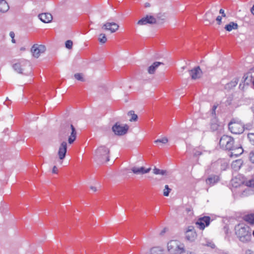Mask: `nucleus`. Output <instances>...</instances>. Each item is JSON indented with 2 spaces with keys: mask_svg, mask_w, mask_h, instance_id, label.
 <instances>
[{
  "mask_svg": "<svg viewBox=\"0 0 254 254\" xmlns=\"http://www.w3.org/2000/svg\"><path fill=\"white\" fill-rule=\"evenodd\" d=\"M235 234L239 240L243 243H247L251 240V231L250 227L245 224H239L235 227Z\"/></svg>",
  "mask_w": 254,
  "mask_h": 254,
  "instance_id": "obj_1",
  "label": "nucleus"
},
{
  "mask_svg": "<svg viewBox=\"0 0 254 254\" xmlns=\"http://www.w3.org/2000/svg\"><path fill=\"white\" fill-rule=\"evenodd\" d=\"M13 69L18 73L25 75L29 74L31 71L30 63L26 60H21L12 65Z\"/></svg>",
  "mask_w": 254,
  "mask_h": 254,
  "instance_id": "obj_2",
  "label": "nucleus"
},
{
  "mask_svg": "<svg viewBox=\"0 0 254 254\" xmlns=\"http://www.w3.org/2000/svg\"><path fill=\"white\" fill-rule=\"evenodd\" d=\"M76 133L77 132L74 126L72 124H67L62 129L60 132V136L64 138L69 135L68 142L69 144H72L76 139Z\"/></svg>",
  "mask_w": 254,
  "mask_h": 254,
  "instance_id": "obj_3",
  "label": "nucleus"
},
{
  "mask_svg": "<svg viewBox=\"0 0 254 254\" xmlns=\"http://www.w3.org/2000/svg\"><path fill=\"white\" fill-rule=\"evenodd\" d=\"M109 149L106 146H101L95 151V158L96 161L104 163L109 161Z\"/></svg>",
  "mask_w": 254,
  "mask_h": 254,
  "instance_id": "obj_4",
  "label": "nucleus"
},
{
  "mask_svg": "<svg viewBox=\"0 0 254 254\" xmlns=\"http://www.w3.org/2000/svg\"><path fill=\"white\" fill-rule=\"evenodd\" d=\"M167 249L171 254H183L186 253L184 244L177 240H171L169 242Z\"/></svg>",
  "mask_w": 254,
  "mask_h": 254,
  "instance_id": "obj_5",
  "label": "nucleus"
},
{
  "mask_svg": "<svg viewBox=\"0 0 254 254\" xmlns=\"http://www.w3.org/2000/svg\"><path fill=\"white\" fill-rule=\"evenodd\" d=\"M229 129L235 134H240L244 131V125L236 119H233L228 124Z\"/></svg>",
  "mask_w": 254,
  "mask_h": 254,
  "instance_id": "obj_6",
  "label": "nucleus"
},
{
  "mask_svg": "<svg viewBox=\"0 0 254 254\" xmlns=\"http://www.w3.org/2000/svg\"><path fill=\"white\" fill-rule=\"evenodd\" d=\"M128 129L127 125H125L124 126H121L117 123L112 127V130L115 134L118 135H123L127 132Z\"/></svg>",
  "mask_w": 254,
  "mask_h": 254,
  "instance_id": "obj_7",
  "label": "nucleus"
},
{
  "mask_svg": "<svg viewBox=\"0 0 254 254\" xmlns=\"http://www.w3.org/2000/svg\"><path fill=\"white\" fill-rule=\"evenodd\" d=\"M46 50V47L43 45L34 44L31 48V51L33 57L38 58L41 54L44 53Z\"/></svg>",
  "mask_w": 254,
  "mask_h": 254,
  "instance_id": "obj_8",
  "label": "nucleus"
},
{
  "mask_svg": "<svg viewBox=\"0 0 254 254\" xmlns=\"http://www.w3.org/2000/svg\"><path fill=\"white\" fill-rule=\"evenodd\" d=\"M210 218L209 216H203L199 218L196 222L195 224L200 230H203L205 227L208 226L210 224Z\"/></svg>",
  "mask_w": 254,
  "mask_h": 254,
  "instance_id": "obj_9",
  "label": "nucleus"
},
{
  "mask_svg": "<svg viewBox=\"0 0 254 254\" xmlns=\"http://www.w3.org/2000/svg\"><path fill=\"white\" fill-rule=\"evenodd\" d=\"M157 23V19L151 15H147L139 20L137 24L139 25H143L147 24H153Z\"/></svg>",
  "mask_w": 254,
  "mask_h": 254,
  "instance_id": "obj_10",
  "label": "nucleus"
},
{
  "mask_svg": "<svg viewBox=\"0 0 254 254\" xmlns=\"http://www.w3.org/2000/svg\"><path fill=\"white\" fill-rule=\"evenodd\" d=\"M234 139L233 137L223 135V144H225V149L227 151H231L235 148L234 146Z\"/></svg>",
  "mask_w": 254,
  "mask_h": 254,
  "instance_id": "obj_11",
  "label": "nucleus"
},
{
  "mask_svg": "<svg viewBox=\"0 0 254 254\" xmlns=\"http://www.w3.org/2000/svg\"><path fill=\"white\" fill-rule=\"evenodd\" d=\"M67 152V142L65 141H63L59 148L58 155L60 160L63 161L66 155Z\"/></svg>",
  "mask_w": 254,
  "mask_h": 254,
  "instance_id": "obj_12",
  "label": "nucleus"
},
{
  "mask_svg": "<svg viewBox=\"0 0 254 254\" xmlns=\"http://www.w3.org/2000/svg\"><path fill=\"white\" fill-rule=\"evenodd\" d=\"M196 236L194 227L192 226H189L186 231V238L187 240L193 242L195 239Z\"/></svg>",
  "mask_w": 254,
  "mask_h": 254,
  "instance_id": "obj_13",
  "label": "nucleus"
},
{
  "mask_svg": "<svg viewBox=\"0 0 254 254\" xmlns=\"http://www.w3.org/2000/svg\"><path fill=\"white\" fill-rule=\"evenodd\" d=\"M119 26L115 22H106L103 25L102 28L109 30L111 33H114L118 30Z\"/></svg>",
  "mask_w": 254,
  "mask_h": 254,
  "instance_id": "obj_14",
  "label": "nucleus"
},
{
  "mask_svg": "<svg viewBox=\"0 0 254 254\" xmlns=\"http://www.w3.org/2000/svg\"><path fill=\"white\" fill-rule=\"evenodd\" d=\"M190 75L192 79L199 78L202 75V71L199 66H197L189 71Z\"/></svg>",
  "mask_w": 254,
  "mask_h": 254,
  "instance_id": "obj_15",
  "label": "nucleus"
},
{
  "mask_svg": "<svg viewBox=\"0 0 254 254\" xmlns=\"http://www.w3.org/2000/svg\"><path fill=\"white\" fill-rule=\"evenodd\" d=\"M242 82L247 85L252 83V88L254 89V77L250 73L245 74L242 78Z\"/></svg>",
  "mask_w": 254,
  "mask_h": 254,
  "instance_id": "obj_16",
  "label": "nucleus"
},
{
  "mask_svg": "<svg viewBox=\"0 0 254 254\" xmlns=\"http://www.w3.org/2000/svg\"><path fill=\"white\" fill-rule=\"evenodd\" d=\"M131 170L135 174H144L149 173L151 170V168H149L146 169L144 167H133L131 168Z\"/></svg>",
  "mask_w": 254,
  "mask_h": 254,
  "instance_id": "obj_17",
  "label": "nucleus"
},
{
  "mask_svg": "<svg viewBox=\"0 0 254 254\" xmlns=\"http://www.w3.org/2000/svg\"><path fill=\"white\" fill-rule=\"evenodd\" d=\"M243 152V150L242 147L234 148L231 151H226L227 155L230 157L233 156L237 157L239 155L241 154Z\"/></svg>",
  "mask_w": 254,
  "mask_h": 254,
  "instance_id": "obj_18",
  "label": "nucleus"
},
{
  "mask_svg": "<svg viewBox=\"0 0 254 254\" xmlns=\"http://www.w3.org/2000/svg\"><path fill=\"white\" fill-rule=\"evenodd\" d=\"M39 19L44 23L50 22L52 19V15L49 13H41L39 15Z\"/></svg>",
  "mask_w": 254,
  "mask_h": 254,
  "instance_id": "obj_19",
  "label": "nucleus"
},
{
  "mask_svg": "<svg viewBox=\"0 0 254 254\" xmlns=\"http://www.w3.org/2000/svg\"><path fill=\"white\" fill-rule=\"evenodd\" d=\"M214 18L215 16L211 12L208 11L206 12L204 16V22L205 23V25H208L213 23L214 21Z\"/></svg>",
  "mask_w": 254,
  "mask_h": 254,
  "instance_id": "obj_20",
  "label": "nucleus"
},
{
  "mask_svg": "<svg viewBox=\"0 0 254 254\" xmlns=\"http://www.w3.org/2000/svg\"><path fill=\"white\" fill-rule=\"evenodd\" d=\"M244 163L243 160L242 159H237L232 162L231 164L232 168L235 171H237L240 169Z\"/></svg>",
  "mask_w": 254,
  "mask_h": 254,
  "instance_id": "obj_21",
  "label": "nucleus"
},
{
  "mask_svg": "<svg viewBox=\"0 0 254 254\" xmlns=\"http://www.w3.org/2000/svg\"><path fill=\"white\" fill-rule=\"evenodd\" d=\"M239 81V78L238 77L233 78L230 82L225 85V88L228 90L232 89L238 84Z\"/></svg>",
  "mask_w": 254,
  "mask_h": 254,
  "instance_id": "obj_22",
  "label": "nucleus"
},
{
  "mask_svg": "<svg viewBox=\"0 0 254 254\" xmlns=\"http://www.w3.org/2000/svg\"><path fill=\"white\" fill-rule=\"evenodd\" d=\"M164 64L163 63L159 62H154L152 65H151L148 68V72L150 74H152L155 73V71L157 68L160 65Z\"/></svg>",
  "mask_w": 254,
  "mask_h": 254,
  "instance_id": "obj_23",
  "label": "nucleus"
},
{
  "mask_svg": "<svg viewBox=\"0 0 254 254\" xmlns=\"http://www.w3.org/2000/svg\"><path fill=\"white\" fill-rule=\"evenodd\" d=\"M219 181V177L217 176H213L208 178L206 180L207 184L213 186Z\"/></svg>",
  "mask_w": 254,
  "mask_h": 254,
  "instance_id": "obj_24",
  "label": "nucleus"
},
{
  "mask_svg": "<svg viewBox=\"0 0 254 254\" xmlns=\"http://www.w3.org/2000/svg\"><path fill=\"white\" fill-rule=\"evenodd\" d=\"M9 9L7 3L4 0H0V12H6Z\"/></svg>",
  "mask_w": 254,
  "mask_h": 254,
  "instance_id": "obj_25",
  "label": "nucleus"
},
{
  "mask_svg": "<svg viewBox=\"0 0 254 254\" xmlns=\"http://www.w3.org/2000/svg\"><path fill=\"white\" fill-rule=\"evenodd\" d=\"M153 172L155 175H161L162 176H167L168 175V172L166 170H160L156 167L153 169Z\"/></svg>",
  "mask_w": 254,
  "mask_h": 254,
  "instance_id": "obj_26",
  "label": "nucleus"
},
{
  "mask_svg": "<svg viewBox=\"0 0 254 254\" xmlns=\"http://www.w3.org/2000/svg\"><path fill=\"white\" fill-rule=\"evenodd\" d=\"M238 24L234 22H230L229 24L225 26V28L228 31H231L233 29H237L238 28Z\"/></svg>",
  "mask_w": 254,
  "mask_h": 254,
  "instance_id": "obj_27",
  "label": "nucleus"
},
{
  "mask_svg": "<svg viewBox=\"0 0 254 254\" xmlns=\"http://www.w3.org/2000/svg\"><path fill=\"white\" fill-rule=\"evenodd\" d=\"M242 183L244 184L246 186L249 187L254 188V178L247 179Z\"/></svg>",
  "mask_w": 254,
  "mask_h": 254,
  "instance_id": "obj_28",
  "label": "nucleus"
},
{
  "mask_svg": "<svg viewBox=\"0 0 254 254\" xmlns=\"http://www.w3.org/2000/svg\"><path fill=\"white\" fill-rule=\"evenodd\" d=\"M201 244L203 246L209 247L212 249H214L215 247V244L211 240L208 239H205L204 242H202Z\"/></svg>",
  "mask_w": 254,
  "mask_h": 254,
  "instance_id": "obj_29",
  "label": "nucleus"
},
{
  "mask_svg": "<svg viewBox=\"0 0 254 254\" xmlns=\"http://www.w3.org/2000/svg\"><path fill=\"white\" fill-rule=\"evenodd\" d=\"M150 254H162V251L159 247H154L151 249Z\"/></svg>",
  "mask_w": 254,
  "mask_h": 254,
  "instance_id": "obj_30",
  "label": "nucleus"
},
{
  "mask_svg": "<svg viewBox=\"0 0 254 254\" xmlns=\"http://www.w3.org/2000/svg\"><path fill=\"white\" fill-rule=\"evenodd\" d=\"M246 220L251 224H254V214L247 215Z\"/></svg>",
  "mask_w": 254,
  "mask_h": 254,
  "instance_id": "obj_31",
  "label": "nucleus"
},
{
  "mask_svg": "<svg viewBox=\"0 0 254 254\" xmlns=\"http://www.w3.org/2000/svg\"><path fill=\"white\" fill-rule=\"evenodd\" d=\"M166 16L165 14H161L159 13L157 15V23H163V22H160L161 21H164L165 19Z\"/></svg>",
  "mask_w": 254,
  "mask_h": 254,
  "instance_id": "obj_32",
  "label": "nucleus"
},
{
  "mask_svg": "<svg viewBox=\"0 0 254 254\" xmlns=\"http://www.w3.org/2000/svg\"><path fill=\"white\" fill-rule=\"evenodd\" d=\"M107 40V39L105 34L102 33L99 35L98 40L101 43H105Z\"/></svg>",
  "mask_w": 254,
  "mask_h": 254,
  "instance_id": "obj_33",
  "label": "nucleus"
},
{
  "mask_svg": "<svg viewBox=\"0 0 254 254\" xmlns=\"http://www.w3.org/2000/svg\"><path fill=\"white\" fill-rule=\"evenodd\" d=\"M128 115H131V118L129 120L130 122L136 121L137 119V115L134 114V111H130L128 113Z\"/></svg>",
  "mask_w": 254,
  "mask_h": 254,
  "instance_id": "obj_34",
  "label": "nucleus"
},
{
  "mask_svg": "<svg viewBox=\"0 0 254 254\" xmlns=\"http://www.w3.org/2000/svg\"><path fill=\"white\" fill-rule=\"evenodd\" d=\"M171 189L169 188V186L168 185H166L165 186V189L163 190V194L165 196H168L169 194V193L171 191Z\"/></svg>",
  "mask_w": 254,
  "mask_h": 254,
  "instance_id": "obj_35",
  "label": "nucleus"
},
{
  "mask_svg": "<svg viewBox=\"0 0 254 254\" xmlns=\"http://www.w3.org/2000/svg\"><path fill=\"white\" fill-rule=\"evenodd\" d=\"M73 43L72 41L69 40L65 42V47L68 49H71L72 48Z\"/></svg>",
  "mask_w": 254,
  "mask_h": 254,
  "instance_id": "obj_36",
  "label": "nucleus"
},
{
  "mask_svg": "<svg viewBox=\"0 0 254 254\" xmlns=\"http://www.w3.org/2000/svg\"><path fill=\"white\" fill-rule=\"evenodd\" d=\"M75 79L81 81H84V79L81 73H75L74 75Z\"/></svg>",
  "mask_w": 254,
  "mask_h": 254,
  "instance_id": "obj_37",
  "label": "nucleus"
},
{
  "mask_svg": "<svg viewBox=\"0 0 254 254\" xmlns=\"http://www.w3.org/2000/svg\"><path fill=\"white\" fill-rule=\"evenodd\" d=\"M248 138L251 143L254 145V133H249L248 134Z\"/></svg>",
  "mask_w": 254,
  "mask_h": 254,
  "instance_id": "obj_38",
  "label": "nucleus"
},
{
  "mask_svg": "<svg viewBox=\"0 0 254 254\" xmlns=\"http://www.w3.org/2000/svg\"><path fill=\"white\" fill-rule=\"evenodd\" d=\"M168 140L167 137H163L162 139H158L154 141V142L156 143H158V142H160V143H162L163 144H166V143L168 142Z\"/></svg>",
  "mask_w": 254,
  "mask_h": 254,
  "instance_id": "obj_39",
  "label": "nucleus"
},
{
  "mask_svg": "<svg viewBox=\"0 0 254 254\" xmlns=\"http://www.w3.org/2000/svg\"><path fill=\"white\" fill-rule=\"evenodd\" d=\"M185 211L189 216L193 214L192 208L191 206L187 207L185 208Z\"/></svg>",
  "mask_w": 254,
  "mask_h": 254,
  "instance_id": "obj_40",
  "label": "nucleus"
},
{
  "mask_svg": "<svg viewBox=\"0 0 254 254\" xmlns=\"http://www.w3.org/2000/svg\"><path fill=\"white\" fill-rule=\"evenodd\" d=\"M219 125L216 123H214V121L211 123V128L213 131H215L218 129Z\"/></svg>",
  "mask_w": 254,
  "mask_h": 254,
  "instance_id": "obj_41",
  "label": "nucleus"
},
{
  "mask_svg": "<svg viewBox=\"0 0 254 254\" xmlns=\"http://www.w3.org/2000/svg\"><path fill=\"white\" fill-rule=\"evenodd\" d=\"M249 158L252 163H254V149L252 150L249 154Z\"/></svg>",
  "mask_w": 254,
  "mask_h": 254,
  "instance_id": "obj_42",
  "label": "nucleus"
},
{
  "mask_svg": "<svg viewBox=\"0 0 254 254\" xmlns=\"http://www.w3.org/2000/svg\"><path fill=\"white\" fill-rule=\"evenodd\" d=\"M233 100V97L230 96L225 102L226 105H230Z\"/></svg>",
  "mask_w": 254,
  "mask_h": 254,
  "instance_id": "obj_43",
  "label": "nucleus"
},
{
  "mask_svg": "<svg viewBox=\"0 0 254 254\" xmlns=\"http://www.w3.org/2000/svg\"><path fill=\"white\" fill-rule=\"evenodd\" d=\"M237 180H238V178H235L233 179L232 180V185L234 187H238V185L237 184H236L238 183Z\"/></svg>",
  "mask_w": 254,
  "mask_h": 254,
  "instance_id": "obj_44",
  "label": "nucleus"
},
{
  "mask_svg": "<svg viewBox=\"0 0 254 254\" xmlns=\"http://www.w3.org/2000/svg\"><path fill=\"white\" fill-rule=\"evenodd\" d=\"M253 127V125L251 123H249L244 125V130L246 129H250Z\"/></svg>",
  "mask_w": 254,
  "mask_h": 254,
  "instance_id": "obj_45",
  "label": "nucleus"
},
{
  "mask_svg": "<svg viewBox=\"0 0 254 254\" xmlns=\"http://www.w3.org/2000/svg\"><path fill=\"white\" fill-rule=\"evenodd\" d=\"M221 19H222V17L220 16H218L217 17H216V21H217V23L218 24H220L221 22Z\"/></svg>",
  "mask_w": 254,
  "mask_h": 254,
  "instance_id": "obj_46",
  "label": "nucleus"
},
{
  "mask_svg": "<svg viewBox=\"0 0 254 254\" xmlns=\"http://www.w3.org/2000/svg\"><path fill=\"white\" fill-rule=\"evenodd\" d=\"M52 172L53 173L57 174L58 173V168L56 166H54L52 169Z\"/></svg>",
  "mask_w": 254,
  "mask_h": 254,
  "instance_id": "obj_47",
  "label": "nucleus"
},
{
  "mask_svg": "<svg viewBox=\"0 0 254 254\" xmlns=\"http://www.w3.org/2000/svg\"><path fill=\"white\" fill-rule=\"evenodd\" d=\"M239 87L240 89H241V90H244L245 84H242V83H240Z\"/></svg>",
  "mask_w": 254,
  "mask_h": 254,
  "instance_id": "obj_48",
  "label": "nucleus"
},
{
  "mask_svg": "<svg viewBox=\"0 0 254 254\" xmlns=\"http://www.w3.org/2000/svg\"><path fill=\"white\" fill-rule=\"evenodd\" d=\"M217 106H216V105H214L213 108H212V114H215V110L216 109Z\"/></svg>",
  "mask_w": 254,
  "mask_h": 254,
  "instance_id": "obj_49",
  "label": "nucleus"
},
{
  "mask_svg": "<svg viewBox=\"0 0 254 254\" xmlns=\"http://www.w3.org/2000/svg\"><path fill=\"white\" fill-rule=\"evenodd\" d=\"M9 36L11 38H14L15 36L14 33L13 31L10 32Z\"/></svg>",
  "mask_w": 254,
  "mask_h": 254,
  "instance_id": "obj_50",
  "label": "nucleus"
},
{
  "mask_svg": "<svg viewBox=\"0 0 254 254\" xmlns=\"http://www.w3.org/2000/svg\"><path fill=\"white\" fill-rule=\"evenodd\" d=\"M201 154V153L199 151H196L194 153V156H198V155H200Z\"/></svg>",
  "mask_w": 254,
  "mask_h": 254,
  "instance_id": "obj_51",
  "label": "nucleus"
},
{
  "mask_svg": "<svg viewBox=\"0 0 254 254\" xmlns=\"http://www.w3.org/2000/svg\"><path fill=\"white\" fill-rule=\"evenodd\" d=\"M166 228H164V229H163V230H162L161 231V232H160V235H164V234L166 232Z\"/></svg>",
  "mask_w": 254,
  "mask_h": 254,
  "instance_id": "obj_52",
  "label": "nucleus"
},
{
  "mask_svg": "<svg viewBox=\"0 0 254 254\" xmlns=\"http://www.w3.org/2000/svg\"><path fill=\"white\" fill-rule=\"evenodd\" d=\"M90 189L92 190L93 191H96L97 190L96 188L93 186L90 187Z\"/></svg>",
  "mask_w": 254,
  "mask_h": 254,
  "instance_id": "obj_53",
  "label": "nucleus"
},
{
  "mask_svg": "<svg viewBox=\"0 0 254 254\" xmlns=\"http://www.w3.org/2000/svg\"><path fill=\"white\" fill-rule=\"evenodd\" d=\"M145 7H149L150 6V4L149 2H146L144 4Z\"/></svg>",
  "mask_w": 254,
  "mask_h": 254,
  "instance_id": "obj_54",
  "label": "nucleus"
},
{
  "mask_svg": "<svg viewBox=\"0 0 254 254\" xmlns=\"http://www.w3.org/2000/svg\"><path fill=\"white\" fill-rule=\"evenodd\" d=\"M251 13L254 15V5L253 6V7L251 9Z\"/></svg>",
  "mask_w": 254,
  "mask_h": 254,
  "instance_id": "obj_55",
  "label": "nucleus"
},
{
  "mask_svg": "<svg viewBox=\"0 0 254 254\" xmlns=\"http://www.w3.org/2000/svg\"><path fill=\"white\" fill-rule=\"evenodd\" d=\"M11 39H12V40H11L12 43H15V40L14 39V38H11Z\"/></svg>",
  "mask_w": 254,
  "mask_h": 254,
  "instance_id": "obj_56",
  "label": "nucleus"
},
{
  "mask_svg": "<svg viewBox=\"0 0 254 254\" xmlns=\"http://www.w3.org/2000/svg\"><path fill=\"white\" fill-rule=\"evenodd\" d=\"M222 12H223L222 8H221V9L219 10V13H220V14H222Z\"/></svg>",
  "mask_w": 254,
  "mask_h": 254,
  "instance_id": "obj_57",
  "label": "nucleus"
},
{
  "mask_svg": "<svg viewBox=\"0 0 254 254\" xmlns=\"http://www.w3.org/2000/svg\"><path fill=\"white\" fill-rule=\"evenodd\" d=\"M251 109H252V111L254 112V107H252L251 108Z\"/></svg>",
  "mask_w": 254,
  "mask_h": 254,
  "instance_id": "obj_58",
  "label": "nucleus"
},
{
  "mask_svg": "<svg viewBox=\"0 0 254 254\" xmlns=\"http://www.w3.org/2000/svg\"><path fill=\"white\" fill-rule=\"evenodd\" d=\"M222 140V137H221L220 139L219 143H220V142Z\"/></svg>",
  "mask_w": 254,
  "mask_h": 254,
  "instance_id": "obj_59",
  "label": "nucleus"
},
{
  "mask_svg": "<svg viewBox=\"0 0 254 254\" xmlns=\"http://www.w3.org/2000/svg\"><path fill=\"white\" fill-rule=\"evenodd\" d=\"M225 17V14L224 13V12L223 11V17Z\"/></svg>",
  "mask_w": 254,
  "mask_h": 254,
  "instance_id": "obj_60",
  "label": "nucleus"
},
{
  "mask_svg": "<svg viewBox=\"0 0 254 254\" xmlns=\"http://www.w3.org/2000/svg\"><path fill=\"white\" fill-rule=\"evenodd\" d=\"M253 236H254V230L253 231Z\"/></svg>",
  "mask_w": 254,
  "mask_h": 254,
  "instance_id": "obj_61",
  "label": "nucleus"
},
{
  "mask_svg": "<svg viewBox=\"0 0 254 254\" xmlns=\"http://www.w3.org/2000/svg\"><path fill=\"white\" fill-rule=\"evenodd\" d=\"M242 184V182L239 183V184H238L237 185H238V186H239V184Z\"/></svg>",
  "mask_w": 254,
  "mask_h": 254,
  "instance_id": "obj_62",
  "label": "nucleus"
},
{
  "mask_svg": "<svg viewBox=\"0 0 254 254\" xmlns=\"http://www.w3.org/2000/svg\"><path fill=\"white\" fill-rule=\"evenodd\" d=\"M242 184V182L239 183V184H238L237 185H238V186H239V184Z\"/></svg>",
  "mask_w": 254,
  "mask_h": 254,
  "instance_id": "obj_63",
  "label": "nucleus"
},
{
  "mask_svg": "<svg viewBox=\"0 0 254 254\" xmlns=\"http://www.w3.org/2000/svg\"><path fill=\"white\" fill-rule=\"evenodd\" d=\"M190 254H192V253H190Z\"/></svg>",
  "mask_w": 254,
  "mask_h": 254,
  "instance_id": "obj_64",
  "label": "nucleus"
}]
</instances>
